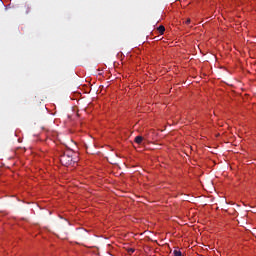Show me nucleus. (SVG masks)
<instances>
[{
    "mask_svg": "<svg viewBox=\"0 0 256 256\" xmlns=\"http://www.w3.org/2000/svg\"><path fill=\"white\" fill-rule=\"evenodd\" d=\"M60 163L64 165V167H69L73 163V155L71 152H64L60 156Z\"/></svg>",
    "mask_w": 256,
    "mask_h": 256,
    "instance_id": "f257e3e1",
    "label": "nucleus"
},
{
    "mask_svg": "<svg viewBox=\"0 0 256 256\" xmlns=\"http://www.w3.org/2000/svg\"><path fill=\"white\" fill-rule=\"evenodd\" d=\"M173 255H174V256H181L182 253H181V251H179V250H174Z\"/></svg>",
    "mask_w": 256,
    "mask_h": 256,
    "instance_id": "20e7f679",
    "label": "nucleus"
},
{
    "mask_svg": "<svg viewBox=\"0 0 256 256\" xmlns=\"http://www.w3.org/2000/svg\"><path fill=\"white\" fill-rule=\"evenodd\" d=\"M185 23H186V25H189V23H191V19H187L186 21H185Z\"/></svg>",
    "mask_w": 256,
    "mask_h": 256,
    "instance_id": "423d86ee",
    "label": "nucleus"
},
{
    "mask_svg": "<svg viewBox=\"0 0 256 256\" xmlns=\"http://www.w3.org/2000/svg\"><path fill=\"white\" fill-rule=\"evenodd\" d=\"M143 139V136H136L134 141L137 143V145H141V143H143Z\"/></svg>",
    "mask_w": 256,
    "mask_h": 256,
    "instance_id": "f03ea898",
    "label": "nucleus"
},
{
    "mask_svg": "<svg viewBox=\"0 0 256 256\" xmlns=\"http://www.w3.org/2000/svg\"><path fill=\"white\" fill-rule=\"evenodd\" d=\"M128 253H135V249L130 248V249L128 250Z\"/></svg>",
    "mask_w": 256,
    "mask_h": 256,
    "instance_id": "39448f33",
    "label": "nucleus"
},
{
    "mask_svg": "<svg viewBox=\"0 0 256 256\" xmlns=\"http://www.w3.org/2000/svg\"><path fill=\"white\" fill-rule=\"evenodd\" d=\"M42 109H45V106H44V105H42Z\"/></svg>",
    "mask_w": 256,
    "mask_h": 256,
    "instance_id": "0eeeda50",
    "label": "nucleus"
},
{
    "mask_svg": "<svg viewBox=\"0 0 256 256\" xmlns=\"http://www.w3.org/2000/svg\"><path fill=\"white\" fill-rule=\"evenodd\" d=\"M157 30L159 31L160 35H163V33H165V26L161 25L157 28Z\"/></svg>",
    "mask_w": 256,
    "mask_h": 256,
    "instance_id": "7ed1b4c3",
    "label": "nucleus"
}]
</instances>
